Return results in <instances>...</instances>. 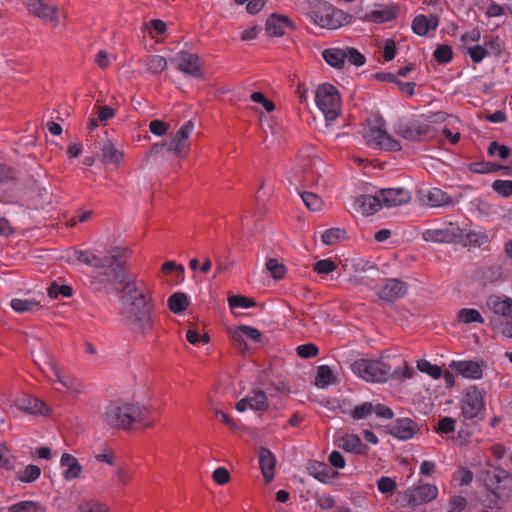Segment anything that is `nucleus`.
<instances>
[{
    "instance_id": "obj_45",
    "label": "nucleus",
    "mask_w": 512,
    "mask_h": 512,
    "mask_svg": "<svg viewBox=\"0 0 512 512\" xmlns=\"http://www.w3.org/2000/svg\"><path fill=\"white\" fill-rule=\"evenodd\" d=\"M305 206L311 211H319L322 207V200L312 192L304 191L300 194Z\"/></svg>"
},
{
    "instance_id": "obj_20",
    "label": "nucleus",
    "mask_w": 512,
    "mask_h": 512,
    "mask_svg": "<svg viewBox=\"0 0 512 512\" xmlns=\"http://www.w3.org/2000/svg\"><path fill=\"white\" fill-rule=\"evenodd\" d=\"M407 292V285L405 282L390 278L386 279L384 285L380 288L378 295L382 300L387 302H394L402 298Z\"/></svg>"
},
{
    "instance_id": "obj_23",
    "label": "nucleus",
    "mask_w": 512,
    "mask_h": 512,
    "mask_svg": "<svg viewBox=\"0 0 512 512\" xmlns=\"http://www.w3.org/2000/svg\"><path fill=\"white\" fill-rule=\"evenodd\" d=\"M412 30L418 36H426L430 31H436L439 18L436 14H419L412 21Z\"/></svg>"
},
{
    "instance_id": "obj_38",
    "label": "nucleus",
    "mask_w": 512,
    "mask_h": 512,
    "mask_svg": "<svg viewBox=\"0 0 512 512\" xmlns=\"http://www.w3.org/2000/svg\"><path fill=\"white\" fill-rule=\"evenodd\" d=\"M261 337H262V334L258 329L251 327V326H247V325H241L238 328V331H236L234 333V339L236 341H242V342L244 341V338L250 339L254 342H260Z\"/></svg>"
},
{
    "instance_id": "obj_21",
    "label": "nucleus",
    "mask_w": 512,
    "mask_h": 512,
    "mask_svg": "<svg viewBox=\"0 0 512 512\" xmlns=\"http://www.w3.org/2000/svg\"><path fill=\"white\" fill-rule=\"evenodd\" d=\"M418 431V425L410 418H400L395 420L389 427V433L400 439H411Z\"/></svg>"
},
{
    "instance_id": "obj_31",
    "label": "nucleus",
    "mask_w": 512,
    "mask_h": 512,
    "mask_svg": "<svg viewBox=\"0 0 512 512\" xmlns=\"http://www.w3.org/2000/svg\"><path fill=\"white\" fill-rule=\"evenodd\" d=\"M324 60L330 66L340 69L344 67L345 64V53L344 48H328L325 49L322 53Z\"/></svg>"
},
{
    "instance_id": "obj_63",
    "label": "nucleus",
    "mask_w": 512,
    "mask_h": 512,
    "mask_svg": "<svg viewBox=\"0 0 512 512\" xmlns=\"http://www.w3.org/2000/svg\"><path fill=\"white\" fill-rule=\"evenodd\" d=\"M449 505L452 508L451 511L462 512L467 506V500L463 496L456 495L450 499Z\"/></svg>"
},
{
    "instance_id": "obj_55",
    "label": "nucleus",
    "mask_w": 512,
    "mask_h": 512,
    "mask_svg": "<svg viewBox=\"0 0 512 512\" xmlns=\"http://www.w3.org/2000/svg\"><path fill=\"white\" fill-rule=\"evenodd\" d=\"M72 293L73 290L68 285H58L53 283L48 288V295L51 298L57 297L59 294L63 295L64 297H71Z\"/></svg>"
},
{
    "instance_id": "obj_33",
    "label": "nucleus",
    "mask_w": 512,
    "mask_h": 512,
    "mask_svg": "<svg viewBox=\"0 0 512 512\" xmlns=\"http://www.w3.org/2000/svg\"><path fill=\"white\" fill-rule=\"evenodd\" d=\"M8 512H46V507L33 500H23L10 505Z\"/></svg>"
},
{
    "instance_id": "obj_43",
    "label": "nucleus",
    "mask_w": 512,
    "mask_h": 512,
    "mask_svg": "<svg viewBox=\"0 0 512 512\" xmlns=\"http://www.w3.org/2000/svg\"><path fill=\"white\" fill-rule=\"evenodd\" d=\"M266 268L275 280L283 279L286 274V267L274 258L267 260Z\"/></svg>"
},
{
    "instance_id": "obj_56",
    "label": "nucleus",
    "mask_w": 512,
    "mask_h": 512,
    "mask_svg": "<svg viewBox=\"0 0 512 512\" xmlns=\"http://www.w3.org/2000/svg\"><path fill=\"white\" fill-rule=\"evenodd\" d=\"M315 503L322 510H330L335 506V499L328 494H318L315 497Z\"/></svg>"
},
{
    "instance_id": "obj_26",
    "label": "nucleus",
    "mask_w": 512,
    "mask_h": 512,
    "mask_svg": "<svg viewBox=\"0 0 512 512\" xmlns=\"http://www.w3.org/2000/svg\"><path fill=\"white\" fill-rule=\"evenodd\" d=\"M422 201L430 207H442L449 205L451 197L440 188H431L422 195Z\"/></svg>"
},
{
    "instance_id": "obj_25",
    "label": "nucleus",
    "mask_w": 512,
    "mask_h": 512,
    "mask_svg": "<svg viewBox=\"0 0 512 512\" xmlns=\"http://www.w3.org/2000/svg\"><path fill=\"white\" fill-rule=\"evenodd\" d=\"M291 26L292 22L289 18L276 14H272L266 21V31L270 36L280 37Z\"/></svg>"
},
{
    "instance_id": "obj_13",
    "label": "nucleus",
    "mask_w": 512,
    "mask_h": 512,
    "mask_svg": "<svg viewBox=\"0 0 512 512\" xmlns=\"http://www.w3.org/2000/svg\"><path fill=\"white\" fill-rule=\"evenodd\" d=\"M462 236V229L452 223L444 228L427 229L422 233L423 240L432 243H452Z\"/></svg>"
},
{
    "instance_id": "obj_47",
    "label": "nucleus",
    "mask_w": 512,
    "mask_h": 512,
    "mask_svg": "<svg viewBox=\"0 0 512 512\" xmlns=\"http://www.w3.org/2000/svg\"><path fill=\"white\" fill-rule=\"evenodd\" d=\"M417 368L419 371L430 375L434 379H438L441 376V368L435 364L430 363L429 361L422 359L417 363Z\"/></svg>"
},
{
    "instance_id": "obj_24",
    "label": "nucleus",
    "mask_w": 512,
    "mask_h": 512,
    "mask_svg": "<svg viewBox=\"0 0 512 512\" xmlns=\"http://www.w3.org/2000/svg\"><path fill=\"white\" fill-rule=\"evenodd\" d=\"M259 466L266 483L273 480L275 475L276 458L267 448L261 447L258 453Z\"/></svg>"
},
{
    "instance_id": "obj_16",
    "label": "nucleus",
    "mask_w": 512,
    "mask_h": 512,
    "mask_svg": "<svg viewBox=\"0 0 512 512\" xmlns=\"http://www.w3.org/2000/svg\"><path fill=\"white\" fill-rule=\"evenodd\" d=\"M394 131L403 139L409 141H418L427 135L428 125H425L417 120H410L398 123Z\"/></svg>"
},
{
    "instance_id": "obj_61",
    "label": "nucleus",
    "mask_w": 512,
    "mask_h": 512,
    "mask_svg": "<svg viewBox=\"0 0 512 512\" xmlns=\"http://www.w3.org/2000/svg\"><path fill=\"white\" fill-rule=\"evenodd\" d=\"M186 340L192 345L206 344L209 342V336L207 334L200 335L197 331L190 329L186 332Z\"/></svg>"
},
{
    "instance_id": "obj_54",
    "label": "nucleus",
    "mask_w": 512,
    "mask_h": 512,
    "mask_svg": "<svg viewBox=\"0 0 512 512\" xmlns=\"http://www.w3.org/2000/svg\"><path fill=\"white\" fill-rule=\"evenodd\" d=\"M0 466L7 470L14 467V457L11 455L9 449L3 444H0Z\"/></svg>"
},
{
    "instance_id": "obj_46",
    "label": "nucleus",
    "mask_w": 512,
    "mask_h": 512,
    "mask_svg": "<svg viewBox=\"0 0 512 512\" xmlns=\"http://www.w3.org/2000/svg\"><path fill=\"white\" fill-rule=\"evenodd\" d=\"M345 53V63H349L351 65H355L357 67L365 64V57L362 55L357 49L352 47L344 48Z\"/></svg>"
},
{
    "instance_id": "obj_64",
    "label": "nucleus",
    "mask_w": 512,
    "mask_h": 512,
    "mask_svg": "<svg viewBox=\"0 0 512 512\" xmlns=\"http://www.w3.org/2000/svg\"><path fill=\"white\" fill-rule=\"evenodd\" d=\"M83 512H108L104 504L98 502H88L80 506Z\"/></svg>"
},
{
    "instance_id": "obj_53",
    "label": "nucleus",
    "mask_w": 512,
    "mask_h": 512,
    "mask_svg": "<svg viewBox=\"0 0 512 512\" xmlns=\"http://www.w3.org/2000/svg\"><path fill=\"white\" fill-rule=\"evenodd\" d=\"M466 50L474 63H480L488 55V50L481 45L470 46Z\"/></svg>"
},
{
    "instance_id": "obj_9",
    "label": "nucleus",
    "mask_w": 512,
    "mask_h": 512,
    "mask_svg": "<svg viewBox=\"0 0 512 512\" xmlns=\"http://www.w3.org/2000/svg\"><path fill=\"white\" fill-rule=\"evenodd\" d=\"M485 391L477 386L470 387L462 401V414L466 419L476 418L485 408Z\"/></svg>"
},
{
    "instance_id": "obj_14",
    "label": "nucleus",
    "mask_w": 512,
    "mask_h": 512,
    "mask_svg": "<svg viewBox=\"0 0 512 512\" xmlns=\"http://www.w3.org/2000/svg\"><path fill=\"white\" fill-rule=\"evenodd\" d=\"M399 13L397 5L375 4L370 11H367L361 20L375 24H383L395 20Z\"/></svg>"
},
{
    "instance_id": "obj_51",
    "label": "nucleus",
    "mask_w": 512,
    "mask_h": 512,
    "mask_svg": "<svg viewBox=\"0 0 512 512\" xmlns=\"http://www.w3.org/2000/svg\"><path fill=\"white\" fill-rule=\"evenodd\" d=\"M492 188L499 195L509 197L512 195V180H496L493 182Z\"/></svg>"
},
{
    "instance_id": "obj_48",
    "label": "nucleus",
    "mask_w": 512,
    "mask_h": 512,
    "mask_svg": "<svg viewBox=\"0 0 512 512\" xmlns=\"http://www.w3.org/2000/svg\"><path fill=\"white\" fill-rule=\"evenodd\" d=\"M228 304L231 309L234 308H251L255 306L254 300L245 297V296H238L233 295L228 298Z\"/></svg>"
},
{
    "instance_id": "obj_4",
    "label": "nucleus",
    "mask_w": 512,
    "mask_h": 512,
    "mask_svg": "<svg viewBox=\"0 0 512 512\" xmlns=\"http://www.w3.org/2000/svg\"><path fill=\"white\" fill-rule=\"evenodd\" d=\"M358 378L371 383L386 382L392 375L391 367L380 359L359 358L349 365Z\"/></svg>"
},
{
    "instance_id": "obj_60",
    "label": "nucleus",
    "mask_w": 512,
    "mask_h": 512,
    "mask_svg": "<svg viewBox=\"0 0 512 512\" xmlns=\"http://www.w3.org/2000/svg\"><path fill=\"white\" fill-rule=\"evenodd\" d=\"M250 98L253 102L262 104L267 112H272L275 109L274 103L267 99L262 92H253Z\"/></svg>"
},
{
    "instance_id": "obj_19",
    "label": "nucleus",
    "mask_w": 512,
    "mask_h": 512,
    "mask_svg": "<svg viewBox=\"0 0 512 512\" xmlns=\"http://www.w3.org/2000/svg\"><path fill=\"white\" fill-rule=\"evenodd\" d=\"M352 208L363 215H373L381 208V200L379 199V191L374 195L363 194L355 197L352 203Z\"/></svg>"
},
{
    "instance_id": "obj_34",
    "label": "nucleus",
    "mask_w": 512,
    "mask_h": 512,
    "mask_svg": "<svg viewBox=\"0 0 512 512\" xmlns=\"http://www.w3.org/2000/svg\"><path fill=\"white\" fill-rule=\"evenodd\" d=\"M167 303L173 313L180 314L188 307L189 300L185 293L176 292L169 296Z\"/></svg>"
},
{
    "instance_id": "obj_40",
    "label": "nucleus",
    "mask_w": 512,
    "mask_h": 512,
    "mask_svg": "<svg viewBox=\"0 0 512 512\" xmlns=\"http://www.w3.org/2000/svg\"><path fill=\"white\" fill-rule=\"evenodd\" d=\"M41 475V469L36 465H28L17 474V479L23 483H32Z\"/></svg>"
},
{
    "instance_id": "obj_11",
    "label": "nucleus",
    "mask_w": 512,
    "mask_h": 512,
    "mask_svg": "<svg viewBox=\"0 0 512 512\" xmlns=\"http://www.w3.org/2000/svg\"><path fill=\"white\" fill-rule=\"evenodd\" d=\"M24 5L30 14L45 22L55 25L60 22V10L56 6L45 3L44 0H24Z\"/></svg>"
},
{
    "instance_id": "obj_59",
    "label": "nucleus",
    "mask_w": 512,
    "mask_h": 512,
    "mask_svg": "<svg viewBox=\"0 0 512 512\" xmlns=\"http://www.w3.org/2000/svg\"><path fill=\"white\" fill-rule=\"evenodd\" d=\"M455 426L456 421L451 417L445 416L438 421L437 432L448 434L455 430Z\"/></svg>"
},
{
    "instance_id": "obj_39",
    "label": "nucleus",
    "mask_w": 512,
    "mask_h": 512,
    "mask_svg": "<svg viewBox=\"0 0 512 512\" xmlns=\"http://www.w3.org/2000/svg\"><path fill=\"white\" fill-rule=\"evenodd\" d=\"M458 319L464 324L484 323V318L482 317L480 312L474 308H463L459 310Z\"/></svg>"
},
{
    "instance_id": "obj_58",
    "label": "nucleus",
    "mask_w": 512,
    "mask_h": 512,
    "mask_svg": "<svg viewBox=\"0 0 512 512\" xmlns=\"http://www.w3.org/2000/svg\"><path fill=\"white\" fill-rule=\"evenodd\" d=\"M481 39V31L479 28H473L470 31L465 32L461 36V42L463 47L466 49L470 47L469 44L473 42H478Z\"/></svg>"
},
{
    "instance_id": "obj_2",
    "label": "nucleus",
    "mask_w": 512,
    "mask_h": 512,
    "mask_svg": "<svg viewBox=\"0 0 512 512\" xmlns=\"http://www.w3.org/2000/svg\"><path fill=\"white\" fill-rule=\"evenodd\" d=\"M104 422L115 429H139L149 427L152 423L150 410L139 403L114 402L103 413Z\"/></svg>"
},
{
    "instance_id": "obj_35",
    "label": "nucleus",
    "mask_w": 512,
    "mask_h": 512,
    "mask_svg": "<svg viewBox=\"0 0 512 512\" xmlns=\"http://www.w3.org/2000/svg\"><path fill=\"white\" fill-rule=\"evenodd\" d=\"M10 305L17 313L37 311L40 309V302L35 299H12Z\"/></svg>"
},
{
    "instance_id": "obj_50",
    "label": "nucleus",
    "mask_w": 512,
    "mask_h": 512,
    "mask_svg": "<svg viewBox=\"0 0 512 512\" xmlns=\"http://www.w3.org/2000/svg\"><path fill=\"white\" fill-rule=\"evenodd\" d=\"M488 154L491 157L497 156L500 159L505 160L510 155V149L505 145H501L498 142L493 141L490 143V145L488 147Z\"/></svg>"
},
{
    "instance_id": "obj_32",
    "label": "nucleus",
    "mask_w": 512,
    "mask_h": 512,
    "mask_svg": "<svg viewBox=\"0 0 512 512\" xmlns=\"http://www.w3.org/2000/svg\"><path fill=\"white\" fill-rule=\"evenodd\" d=\"M143 63L145 71L153 75L160 74L167 68V60L160 55L147 56Z\"/></svg>"
},
{
    "instance_id": "obj_10",
    "label": "nucleus",
    "mask_w": 512,
    "mask_h": 512,
    "mask_svg": "<svg viewBox=\"0 0 512 512\" xmlns=\"http://www.w3.org/2000/svg\"><path fill=\"white\" fill-rule=\"evenodd\" d=\"M194 130V123L192 120L186 121L180 129L171 136L168 144V151L173 152L177 157L186 155L190 150V135Z\"/></svg>"
},
{
    "instance_id": "obj_62",
    "label": "nucleus",
    "mask_w": 512,
    "mask_h": 512,
    "mask_svg": "<svg viewBox=\"0 0 512 512\" xmlns=\"http://www.w3.org/2000/svg\"><path fill=\"white\" fill-rule=\"evenodd\" d=\"M149 130L156 136H163L168 131V125L159 119H154L149 123Z\"/></svg>"
},
{
    "instance_id": "obj_27",
    "label": "nucleus",
    "mask_w": 512,
    "mask_h": 512,
    "mask_svg": "<svg viewBox=\"0 0 512 512\" xmlns=\"http://www.w3.org/2000/svg\"><path fill=\"white\" fill-rule=\"evenodd\" d=\"M452 367L463 377L469 379H480L483 371L481 365L477 361L465 360L453 362Z\"/></svg>"
},
{
    "instance_id": "obj_7",
    "label": "nucleus",
    "mask_w": 512,
    "mask_h": 512,
    "mask_svg": "<svg viewBox=\"0 0 512 512\" xmlns=\"http://www.w3.org/2000/svg\"><path fill=\"white\" fill-rule=\"evenodd\" d=\"M486 307L495 316L507 320L502 324L501 332L504 336L512 338V298L490 295L486 299Z\"/></svg>"
},
{
    "instance_id": "obj_41",
    "label": "nucleus",
    "mask_w": 512,
    "mask_h": 512,
    "mask_svg": "<svg viewBox=\"0 0 512 512\" xmlns=\"http://www.w3.org/2000/svg\"><path fill=\"white\" fill-rule=\"evenodd\" d=\"M333 382V373L329 366L321 365L317 368L316 385L322 388Z\"/></svg>"
},
{
    "instance_id": "obj_5",
    "label": "nucleus",
    "mask_w": 512,
    "mask_h": 512,
    "mask_svg": "<svg viewBox=\"0 0 512 512\" xmlns=\"http://www.w3.org/2000/svg\"><path fill=\"white\" fill-rule=\"evenodd\" d=\"M315 103L327 121H334L341 111V97L337 88L329 83L318 86Z\"/></svg>"
},
{
    "instance_id": "obj_42",
    "label": "nucleus",
    "mask_w": 512,
    "mask_h": 512,
    "mask_svg": "<svg viewBox=\"0 0 512 512\" xmlns=\"http://www.w3.org/2000/svg\"><path fill=\"white\" fill-rule=\"evenodd\" d=\"M433 56L439 64H447L453 58V51L449 45L442 44L437 46L433 52Z\"/></svg>"
},
{
    "instance_id": "obj_15",
    "label": "nucleus",
    "mask_w": 512,
    "mask_h": 512,
    "mask_svg": "<svg viewBox=\"0 0 512 512\" xmlns=\"http://www.w3.org/2000/svg\"><path fill=\"white\" fill-rule=\"evenodd\" d=\"M268 407V398L262 390L251 391L244 398L240 399L235 406L236 410L240 413L245 412L247 409L264 412Z\"/></svg>"
},
{
    "instance_id": "obj_44",
    "label": "nucleus",
    "mask_w": 512,
    "mask_h": 512,
    "mask_svg": "<svg viewBox=\"0 0 512 512\" xmlns=\"http://www.w3.org/2000/svg\"><path fill=\"white\" fill-rule=\"evenodd\" d=\"M345 231L340 228H330L323 232L321 239L325 245H334L344 238Z\"/></svg>"
},
{
    "instance_id": "obj_3",
    "label": "nucleus",
    "mask_w": 512,
    "mask_h": 512,
    "mask_svg": "<svg viewBox=\"0 0 512 512\" xmlns=\"http://www.w3.org/2000/svg\"><path fill=\"white\" fill-rule=\"evenodd\" d=\"M308 16L323 29L335 30L351 22L352 16L325 1H316L310 7Z\"/></svg>"
},
{
    "instance_id": "obj_37",
    "label": "nucleus",
    "mask_w": 512,
    "mask_h": 512,
    "mask_svg": "<svg viewBox=\"0 0 512 512\" xmlns=\"http://www.w3.org/2000/svg\"><path fill=\"white\" fill-rule=\"evenodd\" d=\"M374 410L371 402H363L350 410H342L343 413L350 415L354 420H362L369 417Z\"/></svg>"
},
{
    "instance_id": "obj_52",
    "label": "nucleus",
    "mask_w": 512,
    "mask_h": 512,
    "mask_svg": "<svg viewBox=\"0 0 512 512\" xmlns=\"http://www.w3.org/2000/svg\"><path fill=\"white\" fill-rule=\"evenodd\" d=\"M296 352L298 356L308 359L316 357L319 353V348L313 343H306L297 346Z\"/></svg>"
},
{
    "instance_id": "obj_57",
    "label": "nucleus",
    "mask_w": 512,
    "mask_h": 512,
    "mask_svg": "<svg viewBox=\"0 0 512 512\" xmlns=\"http://www.w3.org/2000/svg\"><path fill=\"white\" fill-rule=\"evenodd\" d=\"M336 269V264L330 259H322L315 263L314 271L318 274H329Z\"/></svg>"
},
{
    "instance_id": "obj_1",
    "label": "nucleus",
    "mask_w": 512,
    "mask_h": 512,
    "mask_svg": "<svg viewBox=\"0 0 512 512\" xmlns=\"http://www.w3.org/2000/svg\"><path fill=\"white\" fill-rule=\"evenodd\" d=\"M130 251L113 247L106 255L95 250H75L74 256L81 263L93 268L89 275L92 284L104 286L119 284L128 300L125 324L135 333L145 335L154 327V303L149 286L144 280L131 277L125 269Z\"/></svg>"
},
{
    "instance_id": "obj_36",
    "label": "nucleus",
    "mask_w": 512,
    "mask_h": 512,
    "mask_svg": "<svg viewBox=\"0 0 512 512\" xmlns=\"http://www.w3.org/2000/svg\"><path fill=\"white\" fill-rule=\"evenodd\" d=\"M104 159L115 166H118L123 160V152L118 150L111 141H107L102 146Z\"/></svg>"
},
{
    "instance_id": "obj_12",
    "label": "nucleus",
    "mask_w": 512,
    "mask_h": 512,
    "mask_svg": "<svg viewBox=\"0 0 512 512\" xmlns=\"http://www.w3.org/2000/svg\"><path fill=\"white\" fill-rule=\"evenodd\" d=\"M171 62L175 63L177 70L184 74L195 78L201 76L202 62L197 54L180 51L171 59Z\"/></svg>"
},
{
    "instance_id": "obj_28",
    "label": "nucleus",
    "mask_w": 512,
    "mask_h": 512,
    "mask_svg": "<svg viewBox=\"0 0 512 512\" xmlns=\"http://www.w3.org/2000/svg\"><path fill=\"white\" fill-rule=\"evenodd\" d=\"M60 464L65 468L63 472L65 480L71 481L80 477L82 466L73 455L64 453L61 457Z\"/></svg>"
},
{
    "instance_id": "obj_6",
    "label": "nucleus",
    "mask_w": 512,
    "mask_h": 512,
    "mask_svg": "<svg viewBox=\"0 0 512 512\" xmlns=\"http://www.w3.org/2000/svg\"><path fill=\"white\" fill-rule=\"evenodd\" d=\"M484 484L497 498H507L512 494V475L504 469L495 468L485 473Z\"/></svg>"
},
{
    "instance_id": "obj_8",
    "label": "nucleus",
    "mask_w": 512,
    "mask_h": 512,
    "mask_svg": "<svg viewBox=\"0 0 512 512\" xmlns=\"http://www.w3.org/2000/svg\"><path fill=\"white\" fill-rule=\"evenodd\" d=\"M368 146L384 151H400L401 144L380 126L369 127L364 133Z\"/></svg>"
},
{
    "instance_id": "obj_17",
    "label": "nucleus",
    "mask_w": 512,
    "mask_h": 512,
    "mask_svg": "<svg viewBox=\"0 0 512 512\" xmlns=\"http://www.w3.org/2000/svg\"><path fill=\"white\" fill-rule=\"evenodd\" d=\"M382 207L392 208L407 204L411 200V193L404 188H388L379 191Z\"/></svg>"
},
{
    "instance_id": "obj_18",
    "label": "nucleus",
    "mask_w": 512,
    "mask_h": 512,
    "mask_svg": "<svg viewBox=\"0 0 512 512\" xmlns=\"http://www.w3.org/2000/svg\"><path fill=\"white\" fill-rule=\"evenodd\" d=\"M438 495V488L433 484H423L406 492L408 503L418 506L434 500Z\"/></svg>"
},
{
    "instance_id": "obj_49",
    "label": "nucleus",
    "mask_w": 512,
    "mask_h": 512,
    "mask_svg": "<svg viewBox=\"0 0 512 512\" xmlns=\"http://www.w3.org/2000/svg\"><path fill=\"white\" fill-rule=\"evenodd\" d=\"M377 488L382 494H392L397 488V483L391 477L382 476L377 480Z\"/></svg>"
},
{
    "instance_id": "obj_29",
    "label": "nucleus",
    "mask_w": 512,
    "mask_h": 512,
    "mask_svg": "<svg viewBox=\"0 0 512 512\" xmlns=\"http://www.w3.org/2000/svg\"><path fill=\"white\" fill-rule=\"evenodd\" d=\"M17 405L21 410L27 411L31 414L45 415L49 411L47 405L43 401L31 396H25L22 399H19Z\"/></svg>"
},
{
    "instance_id": "obj_30",
    "label": "nucleus",
    "mask_w": 512,
    "mask_h": 512,
    "mask_svg": "<svg viewBox=\"0 0 512 512\" xmlns=\"http://www.w3.org/2000/svg\"><path fill=\"white\" fill-rule=\"evenodd\" d=\"M309 474L321 483L328 484L336 476L329 466L323 462H314L308 467Z\"/></svg>"
},
{
    "instance_id": "obj_22",
    "label": "nucleus",
    "mask_w": 512,
    "mask_h": 512,
    "mask_svg": "<svg viewBox=\"0 0 512 512\" xmlns=\"http://www.w3.org/2000/svg\"><path fill=\"white\" fill-rule=\"evenodd\" d=\"M335 443L345 452L356 455H366L370 450V448L361 441L360 437L355 434H345L338 437Z\"/></svg>"
}]
</instances>
